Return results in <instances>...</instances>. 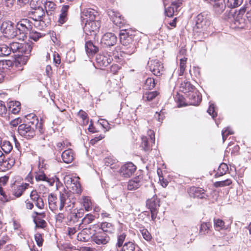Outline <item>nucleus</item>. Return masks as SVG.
Here are the masks:
<instances>
[{"mask_svg":"<svg viewBox=\"0 0 251 251\" xmlns=\"http://www.w3.org/2000/svg\"><path fill=\"white\" fill-rule=\"evenodd\" d=\"M85 23L83 30L85 33L88 35H91L92 34L95 35L100 26V23L99 19L88 21Z\"/></svg>","mask_w":251,"mask_h":251,"instance_id":"nucleus-7","label":"nucleus"},{"mask_svg":"<svg viewBox=\"0 0 251 251\" xmlns=\"http://www.w3.org/2000/svg\"><path fill=\"white\" fill-rule=\"evenodd\" d=\"M190 105H198L201 100V97L199 92H191L188 95Z\"/></svg>","mask_w":251,"mask_h":251,"instance_id":"nucleus-27","label":"nucleus"},{"mask_svg":"<svg viewBox=\"0 0 251 251\" xmlns=\"http://www.w3.org/2000/svg\"><path fill=\"white\" fill-rule=\"evenodd\" d=\"M44 5L46 9V13L48 15H51L52 14V12L56 9L55 4L52 1H48L47 0H45Z\"/></svg>","mask_w":251,"mask_h":251,"instance_id":"nucleus-37","label":"nucleus"},{"mask_svg":"<svg viewBox=\"0 0 251 251\" xmlns=\"http://www.w3.org/2000/svg\"><path fill=\"white\" fill-rule=\"evenodd\" d=\"M155 84L156 82L154 78L148 77L144 83V88L146 90L152 89L155 87Z\"/></svg>","mask_w":251,"mask_h":251,"instance_id":"nucleus-42","label":"nucleus"},{"mask_svg":"<svg viewBox=\"0 0 251 251\" xmlns=\"http://www.w3.org/2000/svg\"><path fill=\"white\" fill-rule=\"evenodd\" d=\"M2 150L6 153L10 152L12 149V146L9 142H4L1 146Z\"/></svg>","mask_w":251,"mask_h":251,"instance_id":"nucleus-54","label":"nucleus"},{"mask_svg":"<svg viewBox=\"0 0 251 251\" xmlns=\"http://www.w3.org/2000/svg\"><path fill=\"white\" fill-rule=\"evenodd\" d=\"M35 214H36L37 216H39L35 217L34 219V222L36 224V226L40 228L45 227L46 226V222L44 220L41 218V217L42 218L45 217V213H38L35 212Z\"/></svg>","mask_w":251,"mask_h":251,"instance_id":"nucleus-30","label":"nucleus"},{"mask_svg":"<svg viewBox=\"0 0 251 251\" xmlns=\"http://www.w3.org/2000/svg\"><path fill=\"white\" fill-rule=\"evenodd\" d=\"M78 116L80 117L83 121H86V124L88 123V119H87V115L85 112L84 111L80 110L78 113Z\"/></svg>","mask_w":251,"mask_h":251,"instance_id":"nucleus-63","label":"nucleus"},{"mask_svg":"<svg viewBox=\"0 0 251 251\" xmlns=\"http://www.w3.org/2000/svg\"><path fill=\"white\" fill-rule=\"evenodd\" d=\"M80 216L78 215L77 213L75 212H71L70 215V221H73L74 223L77 221V219Z\"/></svg>","mask_w":251,"mask_h":251,"instance_id":"nucleus-64","label":"nucleus"},{"mask_svg":"<svg viewBox=\"0 0 251 251\" xmlns=\"http://www.w3.org/2000/svg\"><path fill=\"white\" fill-rule=\"evenodd\" d=\"M63 162L65 163H70L74 159V153L72 150L68 149L64 151L61 154Z\"/></svg>","mask_w":251,"mask_h":251,"instance_id":"nucleus-29","label":"nucleus"},{"mask_svg":"<svg viewBox=\"0 0 251 251\" xmlns=\"http://www.w3.org/2000/svg\"><path fill=\"white\" fill-rule=\"evenodd\" d=\"M29 184L27 183H23L21 185L15 186L12 191L13 195L16 198L21 197L23 192L29 187Z\"/></svg>","mask_w":251,"mask_h":251,"instance_id":"nucleus-25","label":"nucleus"},{"mask_svg":"<svg viewBox=\"0 0 251 251\" xmlns=\"http://www.w3.org/2000/svg\"><path fill=\"white\" fill-rule=\"evenodd\" d=\"M159 94V93L156 91H147L143 94V100L147 101H151L154 100Z\"/></svg>","mask_w":251,"mask_h":251,"instance_id":"nucleus-36","label":"nucleus"},{"mask_svg":"<svg viewBox=\"0 0 251 251\" xmlns=\"http://www.w3.org/2000/svg\"><path fill=\"white\" fill-rule=\"evenodd\" d=\"M15 164V158L13 157L5 158L0 163V171L5 172Z\"/></svg>","mask_w":251,"mask_h":251,"instance_id":"nucleus-22","label":"nucleus"},{"mask_svg":"<svg viewBox=\"0 0 251 251\" xmlns=\"http://www.w3.org/2000/svg\"><path fill=\"white\" fill-rule=\"evenodd\" d=\"M29 16L34 21L37 22H44V19L45 17V12L43 7L32 8L29 14Z\"/></svg>","mask_w":251,"mask_h":251,"instance_id":"nucleus-17","label":"nucleus"},{"mask_svg":"<svg viewBox=\"0 0 251 251\" xmlns=\"http://www.w3.org/2000/svg\"><path fill=\"white\" fill-rule=\"evenodd\" d=\"M41 33L36 31H29V38L37 41L38 39L41 38Z\"/></svg>","mask_w":251,"mask_h":251,"instance_id":"nucleus-56","label":"nucleus"},{"mask_svg":"<svg viewBox=\"0 0 251 251\" xmlns=\"http://www.w3.org/2000/svg\"><path fill=\"white\" fill-rule=\"evenodd\" d=\"M209 2L213 5V9L217 14L222 13L226 8L225 0H209Z\"/></svg>","mask_w":251,"mask_h":251,"instance_id":"nucleus-20","label":"nucleus"},{"mask_svg":"<svg viewBox=\"0 0 251 251\" xmlns=\"http://www.w3.org/2000/svg\"><path fill=\"white\" fill-rule=\"evenodd\" d=\"M1 31L8 38H13L16 37L15 28L14 24L10 21L4 22L0 26Z\"/></svg>","mask_w":251,"mask_h":251,"instance_id":"nucleus-10","label":"nucleus"},{"mask_svg":"<svg viewBox=\"0 0 251 251\" xmlns=\"http://www.w3.org/2000/svg\"><path fill=\"white\" fill-rule=\"evenodd\" d=\"M69 8V6L67 5L62 6L61 10V13L58 20V22L59 24H63L68 20V13Z\"/></svg>","mask_w":251,"mask_h":251,"instance_id":"nucleus-31","label":"nucleus"},{"mask_svg":"<svg viewBox=\"0 0 251 251\" xmlns=\"http://www.w3.org/2000/svg\"><path fill=\"white\" fill-rule=\"evenodd\" d=\"M35 240L38 246L41 247L43 245V239L42 236L39 233H36L35 235Z\"/></svg>","mask_w":251,"mask_h":251,"instance_id":"nucleus-62","label":"nucleus"},{"mask_svg":"<svg viewBox=\"0 0 251 251\" xmlns=\"http://www.w3.org/2000/svg\"><path fill=\"white\" fill-rule=\"evenodd\" d=\"M113 23L116 25L119 26V27H122L125 23V20L124 19V17H122L121 14L115 18L114 21Z\"/></svg>","mask_w":251,"mask_h":251,"instance_id":"nucleus-55","label":"nucleus"},{"mask_svg":"<svg viewBox=\"0 0 251 251\" xmlns=\"http://www.w3.org/2000/svg\"><path fill=\"white\" fill-rule=\"evenodd\" d=\"M13 62L10 60H3L0 61V69L2 70L8 69L13 65Z\"/></svg>","mask_w":251,"mask_h":251,"instance_id":"nucleus-46","label":"nucleus"},{"mask_svg":"<svg viewBox=\"0 0 251 251\" xmlns=\"http://www.w3.org/2000/svg\"><path fill=\"white\" fill-rule=\"evenodd\" d=\"M210 225L209 223L203 222L201 224L199 231L200 236H204L210 231Z\"/></svg>","mask_w":251,"mask_h":251,"instance_id":"nucleus-41","label":"nucleus"},{"mask_svg":"<svg viewBox=\"0 0 251 251\" xmlns=\"http://www.w3.org/2000/svg\"><path fill=\"white\" fill-rule=\"evenodd\" d=\"M142 147L145 151H149L150 147L148 143V138L147 137L144 136L142 137Z\"/></svg>","mask_w":251,"mask_h":251,"instance_id":"nucleus-59","label":"nucleus"},{"mask_svg":"<svg viewBox=\"0 0 251 251\" xmlns=\"http://www.w3.org/2000/svg\"><path fill=\"white\" fill-rule=\"evenodd\" d=\"M10 54L9 46L6 44H0V57H5Z\"/></svg>","mask_w":251,"mask_h":251,"instance_id":"nucleus-44","label":"nucleus"},{"mask_svg":"<svg viewBox=\"0 0 251 251\" xmlns=\"http://www.w3.org/2000/svg\"><path fill=\"white\" fill-rule=\"evenodd\" d=\"M30 197L38 208L41 209L44 208V202L43 200L38 195L36 191H32L30 193Z\"/></svg>","mask_w":251,"mask_h":251,"instance_id":"nucleus-23","label":"nucleus"},{"mask_svg":"<svg viewBox=\"0 0 251 251\" xmlns=\"http://www.w3.org/2000/svg\"><path fill=\"white\" fill-rule=\"evenodd\" d=\"M148 65L150 71L156 76H160L163 71L162 63L158 60H151L149 61Z\"/></svg>","mask_w":251,"mask_h":251,"instance_id":"nucleus-12","label":"nucleus"},{"mask_svg":"<svg viewBox=\"0 0 251 251\" xmlns=\"http://www.w3.org/2000/svg\"><path fill=\"white\" fill-rule=\"evenodd\" d=\"M159 206V200L156 196H153L147 201V206L151 211V217L153 221L156 218Z\"/></svg>","mask_w":251,"mask_h":251,"instance_id":"nucleus-8","label":"nucleus"},{"mask_svg":"<svg viewBox=\"0 0 251 251\" xmlns=\"http://www.w3.org/2000/svg\"><path fill=\"white\" fill-rule=\"evenodd\" d=\"M187 59V58L185 57L180 59L179 73V75L180 76L184 74L186 68Z\"/></svg>","mask_w":251,"mask_h":251,"instance_id":"nucleus-50","label":"nucleus"},{"mask_svg":"<svg viewBox=\"0 0 251 251\" xmlns=\"http://www.w3.org/2000/svg\"><path fill=\"white\" fill-rule=\"evenodd\" d=\"M113 60L112 57L107 52H102L97 55L96 60L100 67L108 66Z\"/></svg>","mask_w":251,"mask_h":251,"instance_id":"nucleus-16","label":"nucleus"},{"mask_svg":"<svg viewBox=\"0 0 251 251\" xmlns=\"http://www.w3.org/2000/svg\"><path fill=\"white\" fill-rule=\"evenodd\" d=\"M142 177L138 176L130 180L127 184V189L129 190H135L139 188L142 185Z\"/></svg>","mask_w":251,"mask_h":251,"instance_id":"nucleus-24","label":"nucleus"},{"mask_svg":"<svg viewBox=\"0 0 251 251\" xmlns=\"http://www.w3.org/2000/svg\"><path fill=\"white\" fill-rule=\"evenodd\" d=\"M82 203L85 210L89 211L92 209V202L88 197H83Z\"/></svg>","mask_w":251,"mask_h":251,"instance_id":"nucleus-47","label":"nucleus"},{"mask_svg":"<svg viewBox=\"0 0 251 251\" xmlns=\"http://www.w3.org/2000/svg\"><path fill=\"white\" fill-rule=\"evenodd\" d=\"M214 227L216 230L220 231L225 228V222L221 219H215L214 220Z\"/></svg>","mask_w":251,"mask_h":251,"instance_id":"nucleus-45","label":"nucleus"},{"mask_svg":"<svg viewBox=\"0 0 251 251\" xmlns=\"http://www.w3.org/2000/svg\"><path fill=\"white\" fill-rule=\"evenodd\" d=\"M117 160L113 156H109L104 159V164L109 166L111 169H115L118 167Z\"/></svg>","mask_w":251,"mask_h":251,"instance_id":"nucleus-39","label":"nucleus"},{"mask_svg":"<svg viewBox=\"0 0 251 251\" xmlns=\"http://www.w3.org/2000/svg\"><path fill=\"white\" fill-rule=\"evenodd\" d=\"M9 200L10 198L6 195L2 188L0 187V201L4 202L8 201Z\"/></svg>","mask_w":251,"mask_h":251,"instance_id":"nucleus-57","label":"nucleus"},{"mask_svg":"<svg viewBox=\"0 0 251 251\" xmlns=\"http://www.w3.org/2000/svg\"><path fill=\"white\" fill-rule=\"evenodd\" d=\"M98 17V12L91 8L84 9L81 14V18L83 22L99 19Z\"/></svg>","mask_w":251,"mask_h":251,"instance_id":"nucleus-14","label":"nucleus"},{"mask_svg":"<svg viewBox=\"0 0 251 251\" xmlns=\"http://www.w3.org/2000/svg\"><path fill=\"white\" fill-rule=\"evenodd\" d=\"M28 54L23 55L22 54H18V57L16 59L15 61L13 62V66L18 67L19 65L22 66L25 65L28 60Z\"/></svg>","mask_w":251,"mask_h":251,"instance_id":"nucleus-34","label":"nucleus"},{"mask_svg":"<svg viewBox=\"0 0 251 251\" xmlns=\"http://www.w3.org/2000/svg\"><path fill=\"white\" fill-rule=\"evenodd\" d=\"M141 233L143 238L147 241H150L151 239V235L147 229H143L141 230Z\"/></svg>","mask_w":251,"mask_h":251,"instance_id":"nucleus-61","label":"nucleus"},{"mask_svg":"<svg viewBox=\"0 0 251 251\" xmlns=\"http://www.w3.org/2000/svg\"><path fill=\"white\" fill-rule=\"evenodd\" d=\"M85 48L86 52L88 55H93L99 50L98 47L90 41H87L85 43Z\"/></svg>","mask_w":251,"mask_h":251,"instance_id":"nucleus-32","label":"nucleus"},{"mask_svg":"<svg viewBox=\"0 0 251 251\" xmlns=\"http://www.w3.org/2000/svg\"><path fill=\"white\" fill-rule=\"evenodd\" d=\"M35 177L37 181H47L51 185L52 182L51 181V180L48 178L46 176V175L43 172H41L40 171H39L38 172L36 173Z\"/></svg>","mask_w":251,"mask_h":251,"instance_id":"nucleus-43","label":"nucleus"},{"mask_svg":"<svg viewBox=\"0 0 251 251\" xmlns=\"http://www.w3.org/2000/svg\"><path fill=\"white\" fill-rule=\"evenodd\" d=\"M92 238L91 229L90 228H84L77 236V239L80 241L87 242Z\"/></svg>","mask_w":251,"mask_h":251,"instance_id":"nucleus-28","label":"nucleus"},{"mask_svg":"<svg viewBox=\"0 0 251 251\" xmlns=\"http://www.w3.org/2000/svg\"><path fill=\"white\" fill-rule=\"evenodd\" d=\"M136 170V167L132 163L128 162L121 167L119 173L122 176L129 177L132 175Z\"/></svg>","mask_w":251,"mask_h":251,"instance_id":"nucleus-15","label":"nucleus"},{"mask_svg":"<svg viewBox=\"0 0 251 251\" xmlns=\"http://www.w3.org/2000/svg\"><path fill=\"white\" fill-rule=\"evenodd\" d=\"M126 230H120L117 234L115 248L117 251H135L136 245L131 241L124 244L127 237Z\"/></svg>","mask_w":251,"mask_h":251,"instance_id":"nucleus-2","label":"nucleus"},{"mask_svg":"<svg viewBox=\"0 0 251 251\" xmlns=\"http://www.w3.org/2000/svg\"><path fill=\"white\" fill-rule=\"evenodd\" d=\"M9 109L13 114L18 113L21 109V103L18 101H12L9 103Z\"/></svg>","mask_w":251,"mask_h":251,"instance_id":"nucleus-38","label":"nucleus"},{"mask_svg":"<svg viewBox=\"0 0 251 251\" xmlns=\"http://www.w3.org/2000/svg\"><path fill=\"white\" fill-rule=\"evenodd\" d=\"M188 193L191 197L204 199L205 198V191L204 189L196 187H191L188 190ZM207 197H208L206 195Z\"/></svg>","mask_w":251,"mask_h":251,"instance_id":"nucleus-19","label":"nucleus"},{"mask_svg":"<svg viewBox=\"0 0 251 251\" xmlns=\"http://www.w3.org/2000/svg\"><path fill=\"white\" fill-rule=\"evenodd\" d=\"M18 132L26 139H31L35 135L34 128L28 124H21L18 127Z\"/></svg>","mask_w":251,"mask_h":251,"instance_id":"nucleus-9","label":"nucleus"},{"mask_svg":"<svg viewBox=\"0 0 251 251\" xmlns=\"http://www.w3.org/2000/svg\"><path fill=\"white\" fill-rule=\"evenodd\" d=\"M48 202L50 209L52 211H55L58 209L61 211L64 207L71 209L73 208L75 201L73 194L71 192L65 191L60 193L59 200L54 195H49Z\"/></svg>","mask_w":251,"mask_h":251,"instance_id":"nucleus-1","label":"nucleus"},{"mask_svg":"<svg viewBox=\"0 0 251 251\" xmlns=\"http://www.w3.org/2000/svg\"><path fill=\"white\" fill-rule=\"evenodd\" d=\"M32 25L31 22L27 19H23L17 23L15 33L18 39L24 40L27 34L31 30Z\"/></svg>","mask_w":251,"mask_h":251,"instance_id":"nucleus-4","label":"nucleus"},{"mask_svg":"<svg viewBox=\"0 0 251 251\" xmlns=\"http://www.w3.org/2000/svg\"><path fill=\"white\" fill-rule=\"evenodd\" d=\"M196 26L198 28H202L206 26L208 22L206 16L203 14L200 13L197 15L195 19Z\"/></svg>","mask_w":251,"mask_h":251,"instance_id":"nucleus-26","label":"nucleus"},{"mask_svg":"<svg viewBox=\"0 0 251 251\" xmlns=\"http://www.w3.org/2000/svg\"><path fill=\"white\" fill-rule=\"evenodd\" d=\"M232 183V181L229 179H227L226 180L221 181H216L214 183V186L215 187H224L226 186H228Z\"/></svg>","mask_w":251,"mask_h":251,"instance_id":"nucleus-51","label":"nucleus"},{"mask_svg":"<svg viewBox=\"0 0 251 251\" xmlns=\"http://www.w3.org/2000/svg\"><path fill=\"white\" fill-rule=\"evenodd\" d=\"M120 85V81L118 79L111 78L106 83L107 87L111 90L118 88Z\"/></svg>","mask_w":251,"mask_h":251,"instance_id":"nucleus-40","label":"nucleus"},{"mask_svg":"<svg viewBox=\"0 0 251 251\" xmlns=\"http://www.w3.org/2000/svg\"><path fill=\"white\" fill-rule=\"evenodd\" d=\"M108 14L111 20L113 22L115 18L119 16L121 14L117 11H114L113 9H110L108 11Z\"/></svg>","mask_w":251,"mask_h":251,"instance_id":"nucleus-58","label":"nucleus"},{"mask_svg":"<svg viewBox=\"0 0 251 251\" xmlns=\"http://www.w3.org/2000/svg\"><path fill=\"white\" fill-rule=\"evenodd\" d=\"M45 1V0H30V5L32 8L42 7Z\"/></svg>","mask_w":251,"mask_h":251,"instance_id":"nucleus-52","label":"nucleus"},{"mask_svg":"<svg viewBox=\"0 0 251 251\" xmlns=\"http://www.w3.org/2000/svg\"><path fill=\"white\" fill-rule=\"evenodd\" d=\"M120 40L121 44L124 46L123 51L127 54L133 53L136 50V47L132 35H129L126 31L120 33Z\"/></svg>","mask_w":251,"mask_h":251,"instance_id":"nucleus-3","label":"nucleus"},{"mask_svg":"<svg viewBox=\"0 0 251 251\" xmlns=\"http://www.w3.org/2000/svg\"><path fill=\"white\" fill-rule=\"evenodd\" d=\"M246 11V8H242L238 11V13L235 15L234 18V24L238 26L241 25L244 23L245 19L243 18V15Z\"/></svg>","mask_w":251,"mask_h":251,"instance_id":"nucleus-33","label":"nucleus"},{"mask_svg":"<svg viewBox=\"0 0 251 251\" xmlns=\"http://www.w3.org/2000/svg\"><path fill=\"white\" fill-rule=\"evenodd\" d=\"M92 240L97 245H104L109 242L110 237L107 233L99 231L92 235Z\"/></svg>","mask_w":251,"mask_h":251,"instance_id":"nucleus-11","label":"nucleus"},{"mask_svg":"<svg viewBox=\"0 0 251 251\" xmlns=\"http://www.w3.org/2000/svg\"><path fill=\"white\" fill-rule=\"evenodd\" d=\"M182 0H171L170 6L165 8V13L168 17H172L176 12L180 10Z\"/></svg>","mask_w":251,"mask_h":251,"instance_id":"nucleus-13","label":"nucleus"},{"mask_svg":"<svg viewBox=\"0 0 251 251\" xmlns=\"http://www.w3.org/2000/svg\"><path fill=\"white\" fill-rule=\"evenodd\" d=\"M9 48L10 52L12 51L13 53H18L19 54H29L32 49V43H30L13 42L10 44Z\"/></svg>","mask_w":251,"mask_h":251,"instance_id":"nucleus-5","label":"nucleus"},{"mask_svg":"<svg viewBox=\"0 0 251 251\" xmlns=\"http://www.w3.org/2000/svg\"><path fill=\"white\" fill-rule=\"evenodd\" d=\"M178 82L180 83V91L184 93L191 92L195 89V87L186 79L183 80L181 78H179Z\"/></svg>","mask_w":251,"mask_h":251,"instance_id":"nucleus-21","label":"nucleus"},{"mask_svg":"<svg viewBox=\"0 0 251 251\" xmlns=\"http://www.w3.org/2000/svg\"><path fill=\"white\" fill-rule=\"evenodd\" d=\"M243 0H227V6L229 8H235L240 6L243 2Z\"/></svg>","mask_w":251,"mask_h":251,"instance_id":"nucleus-49","label":"nucleus"},{"mask_svg":"<svg viewBox=\"0 0 251 251\" xmlns=\"http://www.w3.org/2000/svg\"><path fill=\"white\" fill-rule=\"evenodd\" d=\"M227 170V165L226 164L223 163L220 164L218 168L217 174H218L219 176H223L226 173Z\"/></svg>","mask_w":251,"mask_h":251,"instance_id":"nucleus-53","label":"nucleus"},{"mask_svg":"<svg viewBox=\"0 0 251 251\" xmlns=\"http://www.w3.org/2000/svg\"><path fill=\"white\" fill-rule=\"evenodd\" d=\"M95 219V216L92 214H87L82 220L81 225H87L91 223Z\"/></svg>","mask_w":251,"mask_h":251,"instance_id":"nucleus-48","label":"nucleus"},{"mask_svg":"<svg viewBox=\"0 0 251 251\" xmlns=\"http://www.w3.org/2000/svg\"><path fill=\"white\" fill-rule=\"evenodd\" d=\"M117 41V37L113 33L107 32L103 35L100 42L106 46L110 47L116 44Z\"/></svg>","mask_w":251,"mask_h":251,"instance_id":"nucleus-18","label":"nucleus"},{"mask_svg":"<svg viewBox=\"0 0 251 251\" xmlns=\"http://www.w3.org/2000/svg\"><path fill=\"white\" fill-rule=\"evenodd\" d=\"M78 179V177H72L67 176L64 177V183L66 187L73 193L79 194L81 193V189Z\"/></svg>","mask_w":251,"mask_h":251,"instance_id":"nucleus-6","label":"nucleus"},{"mask_svg":"<svg viewBox=\"0 0 251 251\" xmlns=\"http://www.w3.org/2000/svg\"><path fill=\"white\" fill-rule=\"evenodd\" d=\"M100 232L104 233H112L115 228L114 226L111 224L107 222H103L100 224Z\"/></svg>","mask_w":251,"mask_h":251,"instance_id":"nucleus-35","label":"nucleus"},{"mask_svg":"<svg viewBox=\"0 0 251 251\" xmlns=\"http://www.w3.org/2000/svg\"><path fill=\"white\" fill-rule=\"evenodd\" d=\"M208 114L212 116L213 118L217 116V113L215 111V107L213 104H211L207 110Z\"/></svg>","mask_w":251,"mask_h":251,"instance_id":"nucleus-60","label":"nucleus"}]
</instances>
